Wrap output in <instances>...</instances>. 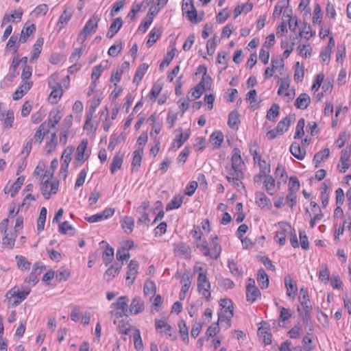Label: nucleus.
Masks as SVG:
<instances>
[{"label":"nucleus","instance_id":"nucleus-64","mask_svg":"<svg viewBox=\"0 0 351 351\" xmlns=\"http://www.w3.org/2000/svg\"><path fill=\"white\" fill-rule=\"evenodd\" d=\"M319 281L326 285L330 280V272L328 267H324L319 270Z\"/></svg>","mask_w":351,"mask_h":351},{"label":"nucleus","instance_id":"nucleus-46","mask_svg":"<svg viewBox=\"0 0 351 351\" xmlns=\"http://www.w3.org/2000/svg\"><path fill=\"white\" fill-rule=\"evenodd\" d=\"M47 210L45 207H42L40 210L39 217L37 219V230L38 232H40L43 230L45 221H46V217H47Z\"/></svg>","mask_w":351,"mask_h":351},{"label":"nucleus","instance_id":"nucleus-14","mask_svg":"<svg viewBox=\"0 0 351 351\" xmlns=\"http://www.w3.org/2000/svg\"><path fill=\"white\" fill-rule=\"evenodd\" d=\"M271 66L267 67L265 71L264 77L265 79L272 77L274 75V73L277 69L278 66H280L282 68L284 67V59L273 57L271 60Z\"/></svg>","mask_w":351,"mask_h":351},{"label":"nucleus","instance_id":"nucleus-50","mask_svg":"<svg viewBox=\"0 0 351 351\" xmlns=\"http://www.w3.org/2000/svg\"><path fill=\"white\" fill-rule=\"evenodd\" d=\"M122 49V41L121 40H118L109 48L108 53L112 57H116L121 51Z\"/></svg>","mask_w":351,"mask_h":351},{"label":"nucleus","instance_id":"nucleus-37","mask_svg":"<svg viewBox=\"0 0 351 351\" xmlns=\"http://www.w3.org/2000/svg\"><path fill=\"white\" fill-rule=\"evenodd\" d=\"M190 137V132H186L184 133L181 132L176 136L175 141L172 144L171 149H178L180 148Z\"/></svg>","mask_w":351,"mask_h":351},{"label":"nucleus","instance_id":"nucleus-28","mask_svg":"<svg viewBox=\"0 0 351 351\" xmlns=\"http://www.w3.org/2000/svg\"><path fill=\"white\" fill-rule=\"evenodd\" d=\"M240 123V114L237 110H233L228 115V125L231 129L238 130Z\"/></svg>","mask_w":351,"mask_h":351},{"label":"nucleus","instance_id":"nucleus-43","mask_svg":"<svg viewBox=\"0 0 351 351\" xmlns=\"http://www.w3.org/2000/svg\"><path fill=\"white\" fill-rule=\"evenodd\" d=\"M280 106L278 104H273L271 108L267 110L266 119L269 121H275L276 118L279 115Z\"/></svg>","mask_w":351,"mask_h":351},{"label":"nucleus","instance_id":"nucleus-34","mask_svg":"<svg viewBox=\"0 0 351 351\" xmlns=\"http://www.w3.org/2000/svg\"><path fill=\"white\" fill-rule=\"evenodd\" d=\"M109 315L110 317L111 320L113 322L114 325H117L118 323V321L121 320L120 319H128V311H125L122 310L121 311H117V310H111L109 312Z\"/></svg>","mask_w":351,"mask_h":351},{"label":"nucleus","instance_id":"nucleus-13","mask_svg":"<svg viewBox=\"0 0 351 351\" xmlns=\"http://www.w3.org/2000/svg\"><path fill=\"white\" fill-rule=\"evenodd\" d=\"M132 155L133 158L131 163V171L132 172L138 171L141 165L143 155V148H138L133 152Z\"/></svg>","mask_w":351,"mask_h":351},{"label":"nucleus","instance_id":"nucleus-51","mask_svg":"<svg viewBox=\"0 0 351 351\" xmlns=\"http://www.w3.org/2000/svg\"><path fill=\"white\" fill-rule=\"evenodd\" d=\"M256 90L255 89H252L250 90L246 95V100H249L250 101V107L254 110L259 108V104L257 103L256 99Z\"/></svg>","mask_w":351,"mask_h":351},{"label":"nucleus","instance_id":"nucleus-57","mask_svg":"<svg viewBox=\"0 0 351 351\" xmlns=\"http://www.w3.org/2000/svg\"><path fill=\"white\" fill-rule=\"evenodd\" d=\"M25 180L24 176H20L14 182V183L11 186V197H14L16 194L18 193L19 189H21V186L23 184V182Z\"/></svg>","mask_w":351,"mask_h":351},{"label":"nucleus","instance_id":"nucleus-36","mask_svg":"<svg viewBox=\"0 0 351 351\" xmlns=\"http://www.w3.org/2000/svg\"><path fill=\"white\" fill-rule=\"evenodd\" d=\"M49 130L47 128V121L42 123L36 131L34 138L36 142L40 143L46 133H49Z\"/></svg>","mask_w":351,"mask_h":351},{"label":"nucleus","instance_id":"nucleus-1","mask_svg":"<svg viewBox=\"0 0 351 351\" xmlns=\"http://www.w3.org/2000/svg\"><path fill=\"white\" fill-rule=\"evenodd\" d=\"M212 239L211 247H209L206 241L204 243L197 244V247L205 256H209L212 259L217 260L221 252V247L218 242V237L216 234L210 236Z\"/></svg>","mask_w":351,"mask_h":351},{"label":"nucleus","instance_id":"nucleus-2","mask_svg":"<svg viewBox=\"0 0 351 351\" xmlns=\"http://www.w3.org/2000/svg\"><path fill=\"white\" fill-rule=\"evenodd\" d=\"M30 291L29 287H13L6 295L12 306H16L26 298Z\"/></svg>","mask_w":351,"mask_h":351},{"label":"nucleus","instance_id":"nucleus-4","mask_svg":"<svg viewBox=\"0 0 351 351\" xmlns=\"http://www.w3.org/2000/svg\"><path fill=\"white\" fill-rule=\"evenodd\" d=\"M57 75H52L48 81L49 87L52 89L49 95L52 104H57L63 93L62 86L57 82Z\"/></svg>","mask_w":351,"mask_h":351},{"label":"nucleus","instance_id":"nucleus-11","mask_svg":"<svg viewBox=\"0 0 351 351\" xmlns=\"http://www.w3.org/2000/svg\"><path fill=\"white\" fill-rule=\"evenodd\" d=\"M114 212V208H106L102 212L89 217V223H96L107 219L112 217Z\"/></svg>","mask_w":351,"mask_h":351},{"label":"nucleus","instance_id":"nucleus-59","mask_svg":"<svg viewBox=\"0 0 351 351\" xmlns=\"http://www.w3.org/2000/svg\"><path fill=\"white\" fill-rule=\"evenodd\" d=\"M257 281L258 284L269 285V281L268 276L263 268L259 269L257 271Z\"/></svg>","mask_w":351,"mask_h":351},{"label":"nucleus","instance_id":"nucleus-8","mask_svg":"<svg viewBox=\"0 0 351 351\" xmlns=\"http://www.w3.org/2000/svg\"><path fill=\"white\" fill-rule=\"evenodd\" d=\"M88 145V140L83 139L80 144L77 146L76 154L74 158L73 164L75 166L78 167L82 165L84 162V154Z\"/></svg>","mask_w":351,"mask_h":351},{"label":"nucleus","instance_id":"nucleus-22","mask_svg":"<svg viewBox=\"0 0 351 351\" xmlns=\"http://www.w3.org/2000/svg\"><path fill=\"white\" fill-rule=\"evenodd\" d=\"M295 121V114H291L280 121L277 125L276 130L280 132V135L287 131L291 123Z\"/></svg>","mask_w":351,"mask_h":351},{"label":"nucleus","instance_id":"nucleus-16","mask_svg":"<svg viewBox=\"0 0 351 351\" xmlns=\"http://www.w3.org/2000/svg\"><path fill=\"white\" fill-rule=\"evenodd\" d=\"M258 336L263 339L265 345H270L271 343V334L270 332V326L268 324L264 323L258 329Z\"/></svg>","mask_w":351,"mask_h":351},{"label":"nucleus","instance_id":"nucleus-23","mask_svg":"<svg viewBox=\"0 0 351 351\" xmlns=\"http://www.w3.org/2000/svg\"><path fill=\"white\" fill-rule=\"evenodd\" d=\"M123 153L121 154L119 152L115 154L110 166V169L112 174H114L117 169H121L123 162Z\"/></svg>","mask_w":351,"mask_h":351},{"label":"nucleus","instance_id":"nucleus-31","mask_svg":"<svg viewBox=\"0 0 351 351\" xmlns=\"http://www.w3.org/2000/svg\"><path fill=\"white\" fill-rule=\"evenodd\" d=\"M123 265V262H114L106 271L104 276L110 278H114L120 271Z\"/></svg>","mask_w":351,"mask_h":351},{"label":"nucleus","instance_id":"nucleus-42","mask_svg":"<svg viewBox=\"0 0 351 351\" xmlns=\"http://www.w3.org/2000/svg\"><path fill=\"white\" fill-rule=\"evenodd\" d=\"M210 141L215 147L219 148L223 141V133L220 131L213 132L210 135Z\"/></svg>","mask_w":351,"mask_h":351},{"label":"nucleus","instance_id":"nucleus-27","mask_svg":"<svg viewBox=\"0 0 351 351\" xmlns=\"http://www.w3.org/2000/svg\"><path fill=\"white\" fill-rule=\"evenodd\" d=\"M261 295L258 287H246V300L250 303L254 302Z\"/></svg>","mask_w":351,"mask_h":351},{"label":"nucleus","instance_id":"nucleus-44","mask_svg":"<svg viewBox=\"0 0 351 351\" xmlns=\"http://www.w3.org/2000/svg\"><path fill=\"white\" fill-rule=\"evenodd\" d=\"M264 185L267 193L273 195L275 193V180L269 174L267 175L264 181Z\"/></svg>","mask_w":351,"mask_h":351},{"label":"nucleus","instance_id":"nucleus-7","mask_svg":"<svg viewBox=\"0 0 351 351\" xmlns=\"http://www.w3.org/2000/svg\"><path fill=\"white\" fill-rule=\"evenodd\" d=\"M45 270V267L40 263H36L33 267L31 274L26 278V282L35 285L39 281V276Z\"/></svg>","mask_w":351,"mask_h":351},{"label":"nucleus","instance_id":"nucleus-48","mask_svg":"<svg viewBox=\"0 0 351 351\" xmlns=\"http://www.w3.org/2000/svg\"><path fill=\"white\" fill-rule=\"evenodd\" d=\"M197 71L199 73H202V77L200 81H203L204 83L209 85L208 88L210 89L212 84V78L210 75H207V67L204 64L199 65L197 67Z\"/></svg>","mask_w":351,"mask_h":351},{"label":"nucleus","instance_id":"nucleus-21","mask_svg":"<svg viewBox=\"0 0 351 351\" xmlns=\"http://www.w3.org/2000/svg\"><path fill=\"white\" fill-rule=\"evenodd\" d=\"M62 114L58 110H51L48 117V122H47V129L55 128L62 119Z\"/></svg>","mask_w":351,"mask_h":351},{"label":"nucleus","instance_id":"nucleus-62","mask_svg":"<svg viewBox=\"0 0 351 351\" xmlns=\"http://www.w3.org/2000/svg\"><path fill=\"white\" fill-rule=\"evenodd\" d=\"M56 280L58 282L66 281L70 276V272L65 269H60L56 273Z\"/></svg>","mask_w":351,"mask_h":351},{"label":"nucleus","instance_id":"nucleus-20","mask_svg":"<svg viewBox=\"0 0 351 351\" xmlns=\"http://www.w3.org/2000/svg\"><path fill=\"white\" fill-rule=\"evenodd\" d=\"M144 310V302L142 299L139 297H135L130 306L128 313L131 314L136 315L142 312Z\"/></svg>","mask_w":351,"mask_h":351},{"label":"nucleus","instance_id":"nucleus-29","mask_svg":"<svg viewBox=\"0 0 351 351\" xmlns=\"http://www.w3.org/2000/svg\"><path fill=\"white\" fill-rule=\"evenodd\" d=\"M194 274H197V285H203L204 283H207V285H210L206 276V270L202 267L195 266Z\"/></svg>","mask_w":351,"mask_h":351},{"label":"nucleus","instance_id":"nucleus-12","mask_svg":"<svg viewBox=\"0 0 351 351\" xmlns=\"http://www.w3.org/2000/svg\"><path fill=\"white\" fill-rule=\"evenodd\" d=\"M280 228L276 232L274 239L280 246H282L286 243L287 229L284 228L282 226H287L289 229H291V226L289 223L280 222Z\"/></svg>","mask_w":351,"mask_h":351},{"label":"nucleus","instance_id":"nucleus-39","mask_svg":"<svg viewBox=\"0 0 351 351\" xmlns=\"http://www.w3.org/2000/svg\"><path fill=\"white\" fill-rule=\"evenodd\" d=\"M75 147L73 145H69L64 149L61 157L62 164L69 165Z\"/></svg>","mask_w":351,"mask_h":351},{"label":"nucleus","instance_id":"nucleus-58","mask_svg":"<svg viewBox=\"0 0 351 351\" xmlns=\"http://www.w3.org/2000/svg\"><path fill=\"white\" fill-rule=\"evenodd\" d=\"M59 232L62 234H74V228L69 224L67 221L62 222L59 226Z\"/></svg>","mask_w":351,"mask_h":351},{"label":"nucleus","instance_id":"nucleus-9","mask_svg":"<svg viewBox=\"0 0 351 351\" xmlns=\"http://www.w3.org/2000/svg\"><path fill=\"white\" fill-rule=\"evenodd\" d=\"M206 87H209V85L204 83L203 81H200L196 86L191 89L187 96V99L189 101H193L199 98L205 91Z\"/></svg>","mask_w":351,"mask_h":351},{"label":"nucleus","instance_id":"nucleus-19","mask_svg":"<svg viewBox=\"0 0 351 351\" xmlns=\"http://www.w3.org/2000/svg\"><path fill=\"white\" fill-rule=\"evenodd\" d=\"M255 202L256 204L261 208H271V202L270 199L266 196V195L261 191H257L255 193Z\"/></svg>","mask_w":351,"mask_h":351},{"label":"nucleus","instance_id":"nucleus-15","mask_svg":"<svg viewBox=\"0 0 351 351\" xmlns=\"http://www.w3.org/2000/svg\"><path fill=\"white\" fill-rule=\"evenodd\" d=\"M73 16V9L72 8H66L60 16L59 17L58 21L56 24L57 27L58 28V31H60L62 29L64 28L69 21L71 20Z\"/></svg>","mask_w":351,"mask_h":351},{"label":"nucleus","instance_id":"nucleus-3","mask_svg":"<svg viewBox=\"0 0 351 351\" xmlns=\"http://www.w3.org/2000/svg\"><path fill=\"white\" fill-rule=\"evenodd\" d=\"M221 308L218 313V321L226 322L228 326L231 325V319L234 315L233 303L230 299L223 298L220 300Z\"/></svg>","mask_w":351,"mask_h":351},{"label":"nucleus","instance_id":"nucleus-45","mask_svg":"<svg viewBox=\"0 0 351 351\" xmlns=\"http://www.w3.org/2000/svg\"><path fill=\"white\" fill-rule=\"evenodd\" d=\"M117 330L120 334L128 335L130 330L131 325L128 322V319H122L118 321L117 323Z\"/></svg>","mask_w":351,"mask_h":351},{"label":"nucleus","instance_id":"nucleus-41","mask_svg":"<svg viewBox=\"0 0 351 351\" xmlns=\"http://www.w3.org/2000/svg\"><path fill=\"white\" fill-rule=\"evenodd\" d=\"M184 196H174L166 206V210L169 211L173 209H178L181 207L183 203Z\"/></svg>","mask_w":351,"mask_h":351},{"label":"nucleus","instance_id":"nucleus-35","mask_svg":"<svg viewBox=\"0 0 351 351\" xmlns=\"http://www.w3.org/2000/svg\"><path fill=\"white\" fill-rule=\"evenodd\" d=\"M126 138V135L124 132L121 133L119 136L115 134L111 135L110 138V143L108 146V149L110 151L114 150L116 145L121 142H124Z\"/></svg>","mask_w":351,"mask_h":351},{"label":"nucleus","instance_id":"nucleus-52","mask_svg":"<svg viewBox=\"0 0 351 351\" xmlns=\"http://www.w3.org/2000/svg\"><path fill=\"white\" fill-rule=\"evenodd\" d=\"M294 67H295V73H294V76H293L294 80L298 83L300 82H302L303 80L304 75V66H300V62H297L295 64Z\"/></svg>","mask_w":351,"mask_h":351},{"label":"nucleus","instance_id":"nucleus-60","mask_svg":"<svg viewBox=\"0 0 351 351\" xmlns=\"http://www.w3.org/2000/svg\"><path fill=\"white\" fill-rule=\"evenodd\" d=\"M322 16H323V13L322 11V8L319 3H316L315 5L314 14H313V24H315V23L321 24Z\"/></svg>","mask_w":351,"mask_h":351},{"label":"nucleus","instance_id":"nucleus-24","mask_svg":"<svg viewBox=\"0 0 351 351\" xmlns=\"http://www.w3.org/2000/svg\"><path fill=\"white\" fill-rule=\"evenodd\" d=\"M129 300L127 296H121L118 298L117 301L110 304L111 310L125 311H128V302Z\"/></svg>","mask_w":351,"mask_h":351},{"label":"nucleus","instance_id":"nucleus-53","mask_svg":"<svg viewBox=\"0 0 351 351\" xmlns=\"http://www.w3.org/2000/svg\"><path fill=\"white\" fill-rule=\"evenodd\" d=\"M305 125V120L304 118H300L296 125V130L294 134V138H300L304 135V128Z\"/></svg>","mask_w":351,"mask_h":351},{"label":"nucleus","instance_id":"nucleus-32","mask_svg":"<svg viewBox=\"0 0 351 351\" xmlns=\"http://www.w3.org/2000/svg\"><path fill=\"white\" fill-rule=\"evenodd\" d=\"M330 154V150L328 148H325L318 152H317L313 157V163L315 164V167L317 168L320 163L326 160Z\"/></svg>","mask_w":351,"mask_h":351},{"label":"nucleus","instance_id":"nucleus-54","mask_svg":"<svg viewBox=\"0 0 351 351\" xmlns=\"http://www.w3.org/2000/svg\"><path fill=\"white\" fill-rule=\"evenodd\" d=\"M300 181L296 176H291L289 178V181L288 184L289 191L297 193L300 189Z\"/></svg>","mask_w":351,"mask_h":351},{"label":"nucleus","instance_id":"nucleus-63","mask_svg":"<svg viewBox=\"0 0 351 351\" xmlns=\"http://www.w3.org/2000/svg\"><path fill=\"white\" fill-rule=\"evenodd\" d=\"M176 51V49L174 48V49H172L171 50L168 51L167 52L162 62L160 64V68L164 66H168L171 63V62L172 61V60L173 59V58L175 56Z\"/></svg>","mask_w":351,"mask_h":351},{"label":"nucleus","instance_id":"nucleus-26","mask_svg":"<svg viewBox=\"0 0 351 351\" xmlns=\"http://www.w3.org/2000/svg\"><path fill=\"white\" fill-rule=\"evenodd\" d=\"M123 25V19L121 17L115 19L111 23L110 28L106 34V37L112 38L121 29Z\"/></svg>","mask_w":351,"mask_h":351},{"label":"nucleus","instance_id":"nucleus-33","mask_svg":"<svg viewBox=\"0 0 351 351\" xmlns=\"http://www.w3.org/2000/svg\"><path fill=\"white\" fill-rule=\"evenodd\" d=\"M43 43H44V40L43 38H38L35 44L33 46V49H32V56H31V59L30 60L32 62L37 60L41 53V50H42V47L43 45Z\"/></svg>","mask_w":351,"mask_h":351},{"label":"nucleus","instance_id":"nucleus-5","mask_svg":"<svg viewBox=\"0 0 351 351\" xmlns=\"http://www.w3.org/2000/svg\"><path fill=\"white\" fill-rule=\"evenodd\" d=\"M232 153V165L231 167H229V169L235 171V175L238 178H244V173L240 169L241 165H244V162L241 156V150L237 147H234Z\"/></svg>","mask_w":351,"mask_h":351},{"label":"nucleus","instance_id":"nucleus-40","mask_svg":"<svg viewBox=\"0 0 351 351\" xmlns=\"http://www.w3.org/2000/svg\"><path fill=\"white\" fill-rule=\"evenodd\" d=\"M36 31V26L34 24H32L26 27H24L21 33V36L19 39V42L25 43L27 42V38L32 35Z\"/></svg>","mask_w":351,"mask_h":351},{"label":"nucleus","instance_id":"nucleus-17","mask_svg":"<svg viewBox=\"0 0 351 351\" xmlns=\"http://www.w3.org/2000/svg\"><path fill=\"white\" fill-rule=\"evenodd\" d=\"M139 263L138 261L131 260L128 264L126 280L128 283L132 284L138 274Z\"/></svg>","mask_w":351,"mask_h":351},{"label":"nucleus","instance_id":"nucleus-55","mask_svg":"<svg viewBox=\"0 0 351 351\" xmlns=\"http://www.w3.org/2000/svg\"><path fill=\"white\" fill-rule=\"evenodd\" d=\"M160 36V32L159 29H158L157 31H156L155 29L151 30L149 34V38L146 43L147 47H151L154 43H156L158 39L159 38Z\"/></svg>","mask_w":351,"mask_h":351},{"label":"nucleus","instance_id":"nucleus-18","mask_svg":"<svg viewBox=\"0 0 351 351\" xmlns=\"http://www.w3.org/2000/svg\"><path fill=\"white\" fill-rule=\"evenodd\" d=\"M311 104V97L307 93H301L294 102L295 106L298 109L305 110Z\"/></svg>","mask_w":351,"mask_h":351},{"label":"nucleus","instance_id":"nucleus-49","mask_svg":"<svg viewBox=\"0 0 351 351\" xmlns=\"http://www.w3.org/2000/svg\"><path fill=\"white\" fill-rule=\"evenodd\" d=\"M121 227L127 234H130L133 231L134 227V220L132 217H126L121 221Z\"/></svg>","mask_w":351,"mask_h":351},{"label":"nucleus","instance_id":"nucleus-30","mask_svg":"<svg viewBox=\"0 0 351 351\" xmlns=\"http://www.w3.org/2000/svg\"><path fill=\"white\" fill-rule=\"evenodd\" d=\"M289 150L291 154L298 160H302L306 154V150L302 149L297 142H293L291 145Z\"/></svg>","mask_w":351,"mask_h":351},{"label":"nucleus","instance_id":"nucleus-6","mask_svg":"<svg viewBox=\"0 0 351 351\" xmlns=\"http://www.w3.org/2000/svg\"><path fill=\"white\" fill-rule=\"evenodd\" d=\"M155 327L156 330H159L160 333H165L171 340H175L176 339V335H175L173 328L164 320L156 319Z\"/></svg>","mask_w":351,"mask_h":351},{"label":"nucleus","instance_id":"nucleus-10","mask_svg":"<svg viewBox=\"0 0 351 351\" xmlns=\"http://www.w3.org/2000/svg\"><path fill=\"white\" fill-rule=\"evenodd\" d=\"M99 244L101 247H106L101 257L105 265L108 266L114 259V248L105 241H102Z\"/></svg>","mask_w":351,"mask_h":351},{"label":"nucleus","instance_id":"nucleus-61","mask_svg":"<svg viewBox=\"0 0 351 351\" xmlns=\"http://www.w3.org/2000/svg\"><path fill=\"white\" fill-rule=\"evenodd\" d=\"M16 259L17 260V265L19 268L23 270H27L29 269L31 263L27 261L25 257L21 255H17L16 256Z\"/></svg>","mask_w":351,"mask_h":351},{"label":"nucleus","instance_id":"nucleus-25","mask_svg":"<svg viewBox=\"0 0 351 351\" xmlns=\"http://www.w3.org/2000/svg\"><path fill=\"white\" fill-rule=\"evenodd\" d=\"M175 253L180 256L185 258H190L191 250L189 245L185 243H180L175 245L174 248Z\"/></svg>","mask_w":351,"mask_h":351},{"label":"nucleus","instance_id":"nucleus-47","mask_svg":"<svg viewBox=\"0 0 351 351\" xmlns=\"http://www.w3.org/2000/svg\"><path fill=\"white\" fill-rule=\"evenodd\" d=\"M108 67V62H106V65L103 66L102 64H100L97 66H95L93 68L91 79L93 80V84H94L100 77L101 73L106 69Z\"/></svg>","mask_w":351,"mask_h":351},{"label":"nucleus","instance_id":"nucleus-38","mask_svg":"<svg viewBox=\"0 0 351 351\" xmlns=\"http://www.w3.org/2000/svg\"><path fill=\"white\" fill-rule=\"evenodd\" d=\"M149 68V65L147 63L141 64L137 69L136 73L133 78V83L138 84L139 82L142 80L143 76L145 75L147 70Z\"/></svg>","mask_w":351,"mask_h":351},{"label":"nucleus","instance_id":"nucleus-56","mask_svg":"<svg viewBox=\"0 0 351 351\" xmlns=\"http://www.w3.org/2000/svg\"><path fill=\"white\" fill-rule=\"evenodd\" d=\"M184 15L188 18V19L193 24H197L202 21V18L197 17V10L194 7H193L189 11H187Z\"/></svg>","mask_w":351,"mask_h":351}]
</instances>
